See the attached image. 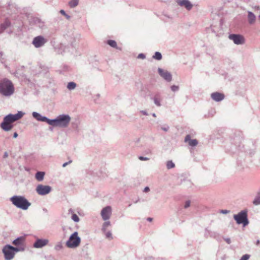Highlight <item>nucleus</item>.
<instances>
[{"label": "nucleus", "mask_w": 260, "mask_h": 260, "mask_svg": "<svg viewBox=\"0 0 260 260\" xmlns=\"http://www.w3.org/2000/svg\"><path fill=\"white\" fill-rule=\"evenodd\" d=\"M23 113L19 111L16 114H9L4 118L3 121L1 124V127L5 131H9L13 127V123L23 116Z\"/></svg>", "instance_id": "nucleus-1"}, {"label": "nucleus", "mask_w": 260, "mask_h": 260, "mask_svg": "<svg viewBox=\"0 0 260 260\" xmlns=\"http://www.w3.org/2000/svg\"><path fill=\"white\" fill-rule=\"evenodd\" d=\"M14 92V85L10 80L4 79L0 81V93L1 94L8 96L12 95Z\"/></svg>", "instance_id": "nucleus-2"}, {"label": "nucleus", "mask_w": 260, "mask_h": 260, "mask_svg": "<svg viewBox=\"0 0 260 260\" xmlns=\"http://www.w3.org/2000/svg\"><path fill=\"white\" fill-rule=\"evenodd\" d=\"M10 200L15 206L23 210H26L30 205V203L22 196H14Z\"/></svg>", "instance_id": "nucleus-3"}, {"label": "nucleus", "mask_w": 260, "mask_h": 260, "mask_svg": "<svg viewBox=\"0 0 260 260\" xmlns=\"http://www.w3.org/2000/svg\"><path fill=\"white\" fill-rule=\"evenodd\" d=\"M70 121V117L68 115H61L56 119L50 120L49 124L53 126L66 127Z\"/></svg>", "instance_id": "nucleus-4"}, {"label": "nucleus", "mask_w": 260, "mask_h": 260, "mask_svg": "<svg viewBox=\"0 0 260 260\" xmlns=\"http://www.w3.org/2000/svg\"><path fill=\"white\" fill-rule=\"evenodd\" d=\"M23 250V248L14 247L9 245H7L3 248V252L6 259L11 260L14 257L15 252H18Z\"/></svg>", "instance_id": "nucleus-5"}, {"label": "nucleus", "mask_w": 260, "mask_h": 260, "mask_svg": "<svg viewBox=\"0 0 260 260\" xmlns=\"http://www.w3.org/2000/svg\"><path fill=\"white\" fill-rule=\"evenodd\" d=\"M80 243V238L78 236V233L75 232L71 235L66 245L68 248H74L79 246Z\"/></svg>", "instance_id": "nucleus-6"}, {"label": "nucleus", "mask_w": 260, "mask_h": 260, "mask_svg": "<svg viewBox=\"0 0 260 260\" xmlns=\"http://www.w3.org/2000/svg\"><path fill=\"white\" fill-rule=\"evenodd\" d=\"M234 218L238 224L243 223L244 225L248 224L247 212L242 211L237 215L234 216Z\"/></svg>", "instance_id": "nucleus-7"}, {"label": "nucleus", "mask_w": 260, "mask_h": 260, "mask_svg": "<svg viewBox=\"0 0 260 260\" xmlns=\"http://www.w3.org/2000/svg\"><path fill=\"white\" fill-rule=\"evenodd\" d=\"M36 191L39 194L45 195L51 191V187L47 185H39L36 188Z\"/></svg>", "instance_id": "nucleus-8"}, {"label": "nucleus", "mask_w": 260, "mask_h": 260, "mask_svg": "<svg viewBox=\"0 0 260 260\" xmlns=\"http://www.w3.org/2000/svg\"><path fill=\"white\" fill-rule=\"evenodd\" d=\"M112 213V208L110 206H107L103 208L101 211V216L104 220L110 218Z\"/></svg>", "instance_id": "nucleus-9"}, {"label": "nucleus", "mask_w": 260, "mask_h": 260, "mask_svg": "<svg viewBox=\"0 0 260 260\" xmlns=\"http://www.w3.org/2000/svg\"><path fill=\"white\" fill-rule=\"evenodd\" d=\"M236 44H242L244 43V38L240 35L232 34L229 37Z\"/></svg>", "instance_id": "nucleus-10"}, {"label": "nucleus", "mask_w": 260, "mask_h": 260, "mask_svg": "<svg viewBox=\"0 0 260 260\" xmlns=\"http://www.w3.org/2000/svg\"><path fill=\"white\" fill-rule=\"evenodd\" d=\"M46 42V40L42 36H40L34 39L32 44L36 48H39L44 45Z\"/></svg>", "instance_id": "nucleus-11"}, {"label": "nucleus", "mask_w": 260, "mask_h": 260, "mask_svg": "<svg viewBox=\"0 0 260 260\" xmlns=\"http://www.w3.org/2000/svg\"><path fill=\"white\" fill-rule=\"evenodd\" d=\"M159 74L166 81L170 82L172 80V75L167 71L164 70L160 68L158 70Z\"/></svg>", "instance_id": "nucleus-12"}, {"label": "nucleus", "mask_w": 260, "mask_h": 260, "mask_svg": "<svg viewBox=\"0 0 260 260\" xmlns=\"http://www.w3.org/2000/svg\"><path fill=\"white\" fill-rule=\"evenodd\" d=\"M177 3L180 6L183 7L188 10H190L193 6L188 0H178Z\"/></svg>", "instance_id": "nucleus-13"}, {"label": "nucleus", "mask_w": 260, "mask_h": 260, "mask_svg": "<svg viewBox=\"0 0 260 260\" xmlns=\"http://www.w3.org/2000/svg\"><path fill=\"white\" fill-rule=\"evenodd\" d=\"M48 243V240L47 239H38L34 243V246L35 248H41L43 246L46 245Z\"/></svg>", "instance_id": "nucleus-14"}, {"label": "nucleus", "mask_w": 260, "mask_h": 260, "mask_svg": "<svg viewBox=\"0 0 260 260\" xmlns=\"http://www.w3.org/2000/svg\"><path fill=\"white\" fill-rule=\"evenodd\" d=\"M211 96L213 100L217 102H219L222 100L224 98V95L223 94L218 92L212 93L211 94Z\"/></svg>", "instance_id": "nucleus-15"}, {"label": "nucleus", "mask_w": 260, "mask_h": 260, "mask_svg": "<svg viewBox=\"0 0 260 260\" xmlns=\"http://www.w3.org/2000/svg\"><path fill=\"white\" fill-rule=\"evenodd\" d=\"M24 238L23 237H20L14 240L13 244L17 246H19V248H24L23 247L24 245Z\"/></svg>", "instance_id": "nucleus-16"}, {"label": "nucleus", "mask_w": 260, "mask_h": 260, "mask_svg": "<svg viewBox=\"0 0 260 260\" xmlns=\"http://www.w3.org/2000/svg\"><path fill=\"white\" fill-rule=\"evenodd\" d=\"M32 115L38 120L41 121H45L49 124L50 119H48L47 117H43L40 114L35 112H33Z\"/></svg>", "instance_id": "nucleus-17"}, {"label": "nucleus", "mask_w": 260, "mask_h": 260, "mask_svg": "<svg viewBox=\"0 0 260 260\" xmlns=\"http://www.w3.org/2000/svg\"><path fill=\"white\" fill-rule=\"evenodd\" d=\"M184 141L185 142H188V144L191 146H195L198 144V141L196 139L191 140L189 135L185 137Z\"/></svg>", "instance_id": "nucleus-18"}, {"label": "nucleus", "mask_w": 260, "mask_h": 260, "mask_svg": "<svg viewBox=\"0 0 260 260\" xmlns=\"http://www.w3.org/2000/svg\"><path fill=\"white\" fill-rule=\"evenodd\" d=\"M44 173L43 172H38L36 174V178L38 181H41L43 179Z\"/></svg>", "instance_id": "nucleus-19"}, {"label": "nucleus", "mask_w": 260, "mask_h": 260, "mask_svg": "<svg viewBox=\"0 0 260 260\" xmlns=\"http://www.w3.org/2000/svg\"><path fill=\"white\" fill-rule=\"evenodd\" d=\"M78 2L79 0H71L69 3V5L71 7L74 8L78 5Z\"/></svg>", "instance_id": "nucleus-20"}, {"label": "nucleus", "mask_w": 260, "mask_h": 260, "mask_svg": "<svg viewBox=\"0 0 260 260\" xmlns=\"http://www.w3.org/2000/svg\"><path fill=\"white\" fill-rule=\"evenodd\" d=\"M76 84L75 83L71 82H69L68 84L67 87L69 90L74 89L75 88Z\"/></svg>", "instance_id": "nucleus-21"}, {"label": "nucleus", "mask_w": 260, "mask_h": 260, "mask_svg": "<svg viewBox=\"0 0 260 260\" xmlns=\"http://www.w3.org/2000/svg\"><path fill=\"white\" fill-rule=\"evenodd\" d=\"M108 44L113 48H116L117 43L114 40H108L107 42Z\"/></svg>", "instance_id": "nucleus-22"}, {"label": "nucleus", "mask_w": 260, "mask_h": 260, "mask_svg": "<svg viewBox=\"0 0 260 260\" xmlns=\"http://www.w3.org/2000/svg\"><path fill=\"white\" fill-rule=\"evenodd\" d=\"M167 167L168 169H170L175 167V164L172 161H168L167 164Z\"/></svg>", "instance_id": "nucleus-23"}, {"label": "nucleus", "mask_w": 260, "mask_h": 260, "mask_svg": "<svg viewBox=\"0 0 260 260\" xmlns=\"http://www.w3.org/2000/svg\"><path fill=\"white\" fill-rule=\"evenodd\" d=\"M161 57L162 56L161 53L158 52H156L154 55L153 56V58L157 60L161 59Z\"/></svg>", "instance_id": "nucleus-24"}, {"label": "nucleus", "mask_w": 260, "mask_h": 260, "mask_svg": "<svg viewBox=\"0 0 260 260\" xmlns=\"http://www.w3.org/2000/svg\"><path fill=\"white\" fill-rule=\"evenodd\" d=\"M154 101L155 104L157 106H160V99L158 98V96L157 95H156L154 97Z\"/></svg>", "instance_id": "nucleus-25"}, {"label": "nucleus", "mask_w": 260, "mask_h": 260, "mask_svg": "<svg viewBox=\"0 0 260 260\" xmlns=\"http://www.w3.org/2000/svg\"><path fill=\"white\" fill-rule=\"evenodd\" d=\"M72 219L75 222H78L79 221V218L76 214L72 215Z\"/></svg>", "instance_id": "nucleus-26"}, {"label": "nucleus", "mask_w": 260, "mask_h": 260, "mask_svg": "<svg viewBox=\"0 0 260 260\" xmlns=\"http://www.w3.org/2000/svg\"><path fill=\"white\" fill-rule=\"evenodd\" d=\"M110 221H106L103 224V229L104 230H106V229L109 226H110Z\"/></svg>", "instance_id": "nucleus-27"}, {"label": "nucleus", "mask_w": 260, "mask_h": 260, "mask_svg": "<svg viewBox=\"0 0 260 260\" xmlns=\"http://www.w3.org/2000/svg\"><path fill=\"white\" fill-rule=\"evenodd\" d=\"M253 203L255 205H258L260 204V199L259 197L256 198L253 201Z\"/></svg>", "instance_id": "nucleus-28"}, {"label": "nucleus", "mask_w": 260, "mask_h": 260, "mask_svg": "<svg viewBox=\"0 0 260 260\" xmlns=\"http://www.w3.org/2000/svg\"><path fill=\"white\" fill-rule=\"evenodd\" d=\"M250 257V255L248 254H245L242 256L240 260H248Z\"/></svg>", "instance_id": "nucleus-29"}, {"label": "nucleus", "mask_w": 260, "mask_h": 260, "mask_svg": "<svg viewBox=\"0 0 260 260\" xmlns=\"http://www.w3.org/2000/svg\"><path fill=\"white\" fill-rule=\"evenodd\" d=\"M255 17H249V19H248V22L250 24H252L255 21Z\"/></svg>", "instance_id": "nucleus-30"}, {"label": "nucleus", "mask_w": 260, "mask_h": 260, "mask_svg": "<svg viewBox=\"0 0 260 260\" xmlns=\"http://www.w3.org/2000/svg\"><path fill=\"white\" fill-rule=\"evenodd\" d=\"M178 88H179V87H178V86H177L173 85L172 86H171V89H172L173 91H177V90L178 89Z\"/></svg>", "instance_id": "nucleus-31"}, {"label": "nucleus", "mask_w": 260, "mask_h": 260, "mask_svg": "<svg viewBox=\"0 0 260 260\" xmlns=\"http://www.w3.org/2000/svg\"><path fill=\"white\" fill-rule=\"evenodd\" d=\"M190 201H186V202H185V203L184 207H185V208H188V207H189V206H190Z\"/></svg>", "instance_id": "nucleus-32"}, {"label": "nucleus", "mask_w": 260, "mask_h": 260, "mask_svg": "<svg viewBox=\"0 0 260 260\" xmlns=\"http://www.w3.org/2000/svg\"><path fill=\"white\" fill-rule=\"evenodd\" d=\"M229 212H230L229 211L226 210H222L220 211V213H223V214H226V213H229Z\"/></svg>", "instance_id": "nucleus-33"}, {"label": "nucleus", "mask_w": 260, "mask_h": 260, "mask_svg": "<svg viewBox=\"0 0 260 260\" xmlns=\"http://www.w3.org/2000/svg\"><path fill=\"white\" fill-rule=\"evenodd\" d=\"M106 237H107V238H112V234H111V233H110V232H107V233H106Z\"/></svg>", "instance_id": "nucleus-34"}, {"label": "nucleus", "mask_w": 260, "mask_h": 260, "mask_svg": "<svg viewBox=\"0 0 260 260\" xmlns=\"http://www.w3.org/2000/svg\"><path fill=\"white\" fill-rule=\"evenodd\" d=\"M71 162H72V160H70V161H68V162H65V163H64V164H63L62 167H66L68 165H69V164H71Z\"/></svg>", "instance_id": "nucleus-35"}, {"label": "nucleus", "mask_w": 260, "mask_h": 260, "mask_svg": "<svg viewBox=\"0 0 260 260\" xmlns=\"http://www.w3.org/2000/svg\"><path fill=\"white\" fill-rule=\"evenodd\" d=\"M139 159L141 160H147L148 159V158L147 157H143V156H140L139 157Z\"/></svg>", "instance_id": "nucleus-36"}, {"label": "nucleus", "mask_w": 260, "mask_h": 260, "mask_svg": "<svg viewBox=\"0 0 260 260\" xmlns=\"http://www.w3.org/2000/svg\"><path fill=\"white\" fill-rule=\"evenodd\" d=\"M145 55L143 54H140L138 55V57L140 58L144 59L145 58Z\"/></svg>", "instance_id": "nucleus-37"}, {"label": "nucleus", "mask_w": 260, "mask_h": 260, "mask_svg": "<svg viewBox=\"0 0 260 260\" xmlns=\"http://www.w3.org/2000/svg\"><path fill=\"white\" fill-rule=\"evenodd\" d=\"M60 14H61V15H64V16H66V13H65L64 11V10H60Z\"/></svg>", "instance_id": "nucleus-38"}, {"label": "nucleus", "mask_w": 260, "mask_h": 260, "mask_svg": "<svg viewBox=\"0 0 260 260\" xmlns=\"http://www.w3.org/2000/svg\"><path fill=\"white\" fill-rule=\"evenodd\" d=\"M149 188L148 187H146L145 188H144V192H148L149 191Z\"/></svg>", "instance_id": "nucleus-39"}, {"label": "nucleus", "mask_w": 260, "mask_h": 260, "mask_svg": "<svg viewBox=\"0 0 260 260\" xmlns=\"http://www.w3.org/2000/svg\"><path fill=\"white\" fill-rule=\"evenodd\" d=\"M8 156V152H6L5 153H4V158H6Z\"/></svg>", "instance_id": "nucleus-40"}, {"label": "nucleus", "mask_w": 260, "mask_h": 260, "mask_svg": "<svg viewBox=\"0 0 260 260\" xmlns=\"http://www.w3.org/2000/svg\"><path fill=\"white\" fill-rule=\"evenodd\" d=\"M17 137H18V134L16 132L14 133V135H13V137L16 138Z\"/></svg>", "instance_id": "nucleus-41"}, {"label": "nucleus", "mask_w": 260, "mask_h": 260, "mask_svg": "<svg viewBox=\"0 0 260 260\" xmlns=\"http://www.w3.org/2000/svg\"><path fill=\"white\" fill-rule=\"evenodd\" d=\"M248 16H254V15L251 12H249Z\"/></svg>", "instance_id": "nucleus-42"}, {"label": "nucleus", "mask_w": 260, "mask_h": 260, "mask_svg": "<svg viewBox=\"0 0 260 260\" xmlns=\"http://www.w3.org/2000/svg\"><path fill=\"white\" fill-rule=\"evenodd\" d=\"M147 220L149 221H151L152 220V218H150V217H149L147 218Z\"/></svg>", "instance_id": "nucleus-43"}, {"label": "nucleus", "mask_w": 260, "mask_h": 260, "mask_svg": "<svg viewBox=\"0 0 260 260\" xmlns=\"http://www.w3.org/2000/svg\"><path fill=\"white\" fill-rule=\"evenodd\" d=\"M5 28H6V27H3V29H5Z\"/></svg>", "instance_id": "nucleus-44"}]
</instances>
